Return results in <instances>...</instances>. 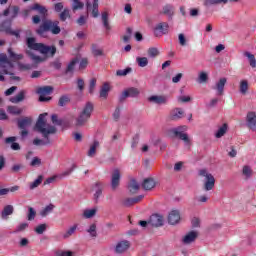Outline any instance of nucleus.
Listing matches in <instances>:
<instances>
[{"label": "nucleus", "mask_w": 256, "mask_h": 256, "mask_svg": "<svg viewBox=\"0 0 256 256\" xmlns=\"http://www.w3.org/2000/svg\"><path fill=\"white\" fill-rule=\"evenodd\" d=\"M148 223L151 225V227H163V216L159 214H153L150 216Z\"/></svg>", "instance_id": "nucleus-16"}, {"label": "nucleus", "mask_w": 256, "mask_h": 256, "mask_svg": "<svg viewBox=\"0 0 256 256\" xmlns=\"http://www.w3.org/2000/svg\"><path fill=\"white\" fill-rule=\"evenodd\" d=\"M183 117H185V111H183L182 108H174L169 114L170 121H179V119H183Z\"/></svg>", "instance_id": "nucleus-14"}, {"label": "nucleus", "mask_w": 256, "mask_h": 256, "mask_svg": "<svg viewBox=\"0 0 256 256\" xmlns=\"http://www.w3.org/2000/svg\"><path fill=\"white\" fill-rule=\"evenodd\" d=\"M13 211H15V208L13 207V205H6L1 212V218L7 219L9 215H13Z\"/></svg>", "instance_id": "nucleus-24"}, {"label": "nucleus", "mask_w": 256, "mask_h": 256, "mask_svg": "<svg viewBox=\"0 0 256 256\" xmlns=\"http://www.w3.org/2000/svg\"><path fill=\"white\" fill-rule=\"evenodd\" d=\"M69 101H71V99H69V96H67V95L61 96L58 101V105H59V107H65V105H67V103H69Z\"/></svg>", "instance_id": "nucleus-51"}, {"label": "nucleus", "mask_w": 256, "mask_h": 256, "mask_svg": "<svg viewBox=\"0 0 256 256\" xmlns=\"http://www.w3.org/2000/svg\"><path fill=\"white\" fill-rule=\"evenodd\" d=\"M72 1H73L72 11H79L83 9V7H85V4L79 0H72Z\"/></svg>", "instance_id": "nucleus-41"}, {"label": "nucleus", "mask_w": 256, "mask_h": 256, "mask_svg": "<svg viewBox=\"0 0 256 256\" xmlns=\"http://www.w3.org/2000/svg\"><path fill=\"white\" fill-rule=\"evenodd\" d=\"M129 73H131V68L116 71V75L118 77H125V75H129Z\"/></svg>", "instance_id": "nucleus-59"}, {"label": "nucleus", "mask_w": 256, "mask_h": 256, "mask_svg": "<svg viewBox=\"0 0 256 256\" xmlns=\"http://www.w3.org/2000/svg\"><path fill=\"white\" fill-rule=\"evenodd\" d=\"M77 224H74L71 226L64 234H63V239H69L71 235H73L77 231Z\"/></svg>", "instance_id": "nucleus-38"}, {"label": "nucleus", "mask_w": 256, "mask_h": 256, "mask_svg": "<svg viewBox=\"0 0 256 256\" xmlns=\"http://www.w3.org/2000/svg\"><path fill=\"white\" fill-rule=\"evenodd\" d=\"M181 221V213L179 210H172L168 215V223L170 225H177Z\"/></svg>", "instance_id": "nucleus-17"}, {"label": "nucleus", "mask_w": 256, "mask_h": 256, "mask_svg": "<svg viewBox=\"0 0 256 256\" xmlns=\"http://www.w3.org/2000/svg\"><path fill=\"white\" fill-rule=\"evenodd\" d=\"M52 33V35H59L61 33V27L59 26V21L45 19L42 21V24L36 29L37 35L40 37H45V33L49 32Z\"/></svg>", "instance_id": "nucleus-2"}, {"label": "nucleus", "mask_w": 256, "mask_h": 256, "mask_svg": "<svg viewBox=\"0 0 256 256\" xmlns=\"http://www.w3.org/2000/svg\"><path fill=\"white\" fill-rule=\"evenodd\" d=\"M56 256H73L72 251H60L56 252Z\"/></svg>", "instance_id": "nucleus-64"}, {"label": "nucleus", "mask_w": 256, "mask_h": 256, "mask_svg": "<svg viewBox=\"0 0 256 256\" xmlns=\"http://www.w3.org/2000/svg\"><path fill=\"white\" fill-rule=\"evenodd\" d=\"M95 107L93 103L87 102L84 107L78 113V116L75 119V126L76 127H85L86 123H89L91 119V115H93Z\"/></svg>", "instance_id": "nucleus-3"}, {"label": "nucleus", "mask_w": 256, "mask_h": 256, "mask_svg": "<svg viewBox=\"0 0 256 256\" xmlns=\"http://www.w3.org/2000/svg\"><path fill=\"white\" fill-rule=\"evenodd\" d=\"M244 55H245V57L248 58L250 67H252V69H255V67H256L255 55L251 54L250 52H245Z\"/></svg>", "instance_id": "nucleus-40"}, {"label": "nucleus", "mask_w": 256, "mask_h": 256, "mask_svg": "<svg viewBox=\"0 0 256 256\" xmlns=\"http://www.w3.org/2000/svg\"><path fill=\"white\" fill-rule=\"evenodd\" d=\"M119 183H121V171L119 169H114L112 173V178H111V188L113 191L119 187Z\"/></svg>", "instance_id": "nucleus-13"}, {"label": "nucleus", "mask_w": 256, "mask_h": 256, "mask_svg": "<svg viewBox=\"0 0 256 256\" xmlns=\"http://www.w3.org/2000/svg\"><path fill=\"white\" fill-rule=\"evenodd\" d=\"M30 165L31 167H39V165H41V159L39 157H34Z\"/></svg>", "instance_id": "nucleus-63"}, {"label": "nucleus", "mask_w": 256, "mask_h": 256, "mask_svg": "<svg viewBox=\"0 0 256 256\" xmlns=\"http://www.w3.org/2000/svg\"><path fill=\"white\" fill-rule=\"evenodd\" d=\"M7 112L10 113V115H21L23 113V109L17 106H8Z\"/></svg>", "instance_id": "nucleus-34"}, {"label": "nucleus", "mask_w": 256, "mask_h": 256, "mask_svg": "<svg viewBox=\"0 0 256 256\" xmlns=\"http://www.w3.org/2000/svg\"><path fill=\"white\" fill-rule=\"evenodd\" d=\"M178 41H179V45H181V47L187 46V38H185V34H183V33L179 34Z\"/></svg>", "instance_id": "nucleus-60"}, {"label": "nucleus", "mask_w": 256, "mask_h": 256, "mask_svg": "<svg viewBox=\"0 0 256 256\" xmlns=\"http://www.w3.org/2000/svg\"><path fill=\"white\" fill-rule=\"evenodd\" d=\"M221 3H224V5H225V4L229 3V0H206L204 2V5L206 7H211V5H219Z\"/></svg>", "instance_id": "nucleus-36"}, {"label": "nucleus", "mask_w": 256, "mask_h": 256, "mask_svg": "<svg viewBox=\"0 0 256 256\" xmlns=\"http://www.w3.org/2000/svg\"><path fill=\"white\" fill-rule=\"evenodd\" d=\"M157 185V182L153 178H145L142 182V189L144 191H152V189H155Z\"/></svg>", "instance_id": "nucleus-21"}, {"label": "nucleus", "mask_w": 256, "mask_h": 256, "mask_svg": "<svg viewBox=\"0 0 256 256\" xmlns=\"http://www.w3.org/2000/svg\"><path fill=\"white\" fill-rule=\"evenodd\" d=\"M47 231V224H40L35 228V232L38 235H43Z\"/></svg>", "instance_id": "nucleus-54"}, {"label": "nucleus", "mask_w": 256, "mask_h": 256, "mask_svg": "<svg viewBox=\"0 0 256 256\" xmlns=\"http://www.w3.org/2000/svg\"><path fill=\"white\" fill-rule=\"evenodd\" d=\"M60 21H67V19H71V14L69 8H65L59 15Z\"/></svg>", "instance_id": "nucleus-43"}, {"label": "nucleus", "mask_w": 256, "mask_h": 256, "mask_svg": "<svg viewBox=\"0 0 256 256\" xmlns=\"http://www.w3.org/2000/svg\"><path fill=\"white\" fill-rule=\"evenodd\" d=\"M247 91H249V82L247 80L240 81V93L242 95H247Z\"/></svg>", "instance_id": "nucleus-35"}, {"label": "nucleus", "mask_w": 256, "mask_h": 256, "mask_svg": "<svg viewBox=\"0 0 256 256\" xmlns=\"http://www.w3.org/2000/svg\"><path fill=\"white\" fill-rule=\"evenodd\" d=\"M36 215H37V212L35 211V209H33V207H29L28 208V216H27L28 221H33V219H35Z\"/></svg>", "instance_id": "nucleus-57"}, {"label": "nucleus", "mask_w": 256, "mask_h": 256, "mask_svg": "<svg viewBox=\"0 0 256 256\" xmlns=\"http://www.w3.org/2000/svg\"><path fill=\"white\" fill-rule=\"evenodd\" d=\"M87 11H91L92 17L97 19L99 17V0H93L92 4L90 2L86 3Z\"/></svg>", "instance_id": "nucleus-12"}, {"label": "nucleus", "mask_w": 256, "mask_h": 256, "mask_svg": "<svg viewBox=\"0 0 256 256\" xmlns=\"http://www.w3.org/2000/svg\"><path fill=\"white\" fill-rule=\"evenodd\" d=\"M92 53H93L94 57L103 56V51L101 49H98L96 44L92 45Z\"/></svg>", "instance_id": "nucleus-56"}, {"label": "nucleus", "mask_w": 256, "mask_h": 256, "mask_svg": "<svg viewBox=\"0 0 256 256\" xmlns=\"http://www.w3.org/2000/svg\"><path fill=\"white\" fill-rule=\"evenodd\" d=\"M21 169H25V166L23 164H14L10 171L11 173H19V171H21Z\"/></svg>", "instance_id": "nucleus-58"}, {"label": "nucleus", "mask_w": 256, "mask_h": 256, "mask_svg": "<svg viewBox=\"0 0 256 256\" xmlns=\"http://www.w3.org/2000/svg\"><path fill=\"white\" fill-rule=\"evenodd\" d=\"M45 117H47V113L40 114L34 127L35 131L45 138V141L35 138L33 140V145H50L51 139H49V135H55V133H57L56 127L48 124Z\"/></svg>", "instance_id": "nucleus-1"}, {"label": "nucleus", "mask_w": 256, "mask_h": 256, "mask_svg": "<svg viewBox=\"0 0 256 256\" xmlns=\"http://www.w3.org/2000/svg\"><path fill=\"white\" fill-rule=\"evenodd\" d=\"M101 19L106 31H111V25H109V13L102 12Z\"/></svg>", "instance_id": "nucleus-30"}, {"label": "nucleus", "mask_w": 256, "mask_h": 256, "mask_svg": "<svg viewBox=\"0 0 256 256\" xmlns=\"http://www.w3.org/2000/svg\"><path fill=\"white\" fill-rule=\"evenodd\" d=\"M162 13H163V15H167V17H169V19H172L173 15H175V10L173 9V6L166 5L163 7Z\"/></svg>", "instance_id": "nucleus-31"}, {"label": "nucleus", "mask_w": 256, "mask_h": 256, "mask_svg": "<svg viewBox=\"0 0 256 256\" xmlns=\"http://www.w3.org/2000/svg\"><path fill=\"white\" fill-rule=\"evenodd\" d=\"M128 188L130 193H137V190L139 189V183L137 180L131 179Z\"/></svg>", "instance_id": "nucleus-33"}, {"label": "nucleus", "mask_w": 256, "mask_h": 256, "mask_svg": "<svg viewBox=\"0 0 256 256\" xmlns=\"http://www.w3.org/2000/svg\"><path fill=\"white\" fill-rule=\"evenodd\" d=\"M200 177H205L206 181L204 183L205 191H211L215 187V177L211 173H207L206 169L199 171Z\"/></svg>", "instance_id": "nucleus-7"}, {"label": "nucleus", "mask_w": 256, "mask_h": 256, "mask_svg": "<svg viewBox=\"0 0 256 256\" xmlns=\"http://www.w3.org/2000/svg\"><path fill=\"white\" fill-rule=\"evenodd\" d=\"M77 63H79V59L77 58L72 59L67 66L66 73H71V71L75 69V65H77Z\"/></svg>", "instance_id": "nucleus-49"}, {"label": "nucleus", "mask_w": 256, "mask_h": 256, "mask_svg": "<svg viewBox=\"0 0 256 256\" xmlns=\"http://www.w3.org/2000/svg\"><path fill=\"white\" fill-rule=\"evenodd\" d=\"M0 31L2 33H6V35H12L13 37H16L19 39L21 37L19 30H12L11 29V21L6 20L0 24Z\"/></svg>", "instance_id": "nucleus-8"}, {"label": "nucleus", "mask_w": 256, "mask_h": 256, "mask_svg": "<svg viewBox=\"0 0 256 256\" xmlns=\"http://www.w3.org/2000/svg\"><path fill=\"white\" fill-rule=\"evenodd\" d=\"M30 11H38L41 15H47V8L45 6L40 5L39 3H35L30 7Z\"/></svg>", "instance_id": "nucleus-26"}, {"label": "nucleus", "mask_w": 256, "mask_h": 256, "mask_svg": "<svg viewBox=\"0 0 256 256\" xmlns=\"http://www.w3.org/2000/svg\"><path fill=\"white\" fill-rule=\"evenodd\" d=\"M129 247H131V243L128 240H122L116 244L114 251L117 255H121L128 251Z\"/></svg>", "instance_id": "nucleus-11"}, {"label": "nucleus", "mask_w": 256, "mask_h": 256, "mask_svg": "<svg viewBox=\"0 0 256 256\" xmlns=\"http://www.w3.org/2000/svg\"><path fill=\"white\" fill-rule=\"evenodd\" d=\"M246 123H247L248 129H251V131H256V114H255V112L247 113Z\"/></svg>", "instance_id": "nucleus-15"}, {"label": "nucleus", "mask_w": 256, "mask_h": 256, "mask_svg": "<svg viewBox=\"0 0 256 256\" xmlns=\"http://www.w3.org/2000/svg\"><path fill=\"white\" fill-rule=\"evenodd\" d=\"M133 36V29L127 28L126 29V35L122 37L123 43H129L131 41V37Z\"/></svg>", "instance_id": "nucleus-47"}, {"label": "nucleus", "mask_w": 256, "mask_h": 256, "mask_svg": "<svg viewBox=\"0 0 256 256\" xmlns=\"http://www.w3.org/2000/svg\"><path fill=\"white\" fill-rule=\"evenodd\" d=\"M225 85H227V78H220L212 89L217 91V95H223V93H225Z\"/></svg>", "instance_id": "nucleus-19"}, {"label": "nucleus", "mask_w": 256, "mask_h": 256, "mask_svg": "<svg viewBox=\"0 0 256 256\" xmlns=\"http://www.w3.org/2000/svg\"><path fill=\"white\" fill-rule=\"evenodd\" d=\"M30 11H38L41 15H47V8L45 6L40 5L39 3H35L30 7Z\"/></svg>", "instance_id": "nucleus-27"}, {"label": "nucleus", "mask_w": 256, "mask_h": 256, "mask_svg": "<svg viewBox=\"0 0 256 256\" xmlns=\"http://www.w3.org/2000/svg\"><path fill=\"white\" fill-rule=\"evenodd\" d=\"M183 131H187V126H179L178 128L170 129V135L173 137H178L181 141L185 143V145H191V139L187 133H183Z\"/></svg>", "instance_id": "nucleus-5"}, {"label": "nucleus", "mask_w": 256, "mask_h": 256, "mask_svg": "<svg viewBox=\"0 0 256 256\" xmlns=\"http://www.w3.org/2000/svg\"><path fill=\"white\" fill-rule=\"evenodd\" d=\"M36 93H38L39 101L41 103H45L47 101H51V97H47L45 95H51L53 93V87L51 86H43L37 89Z\"/></svg>", "instance_id": "nucleus-9"}, {"label": "nucleus", "mask_w": 256, "mask_h": 256, "mask_svg": "<svg viewBox=\"0 0 256 256\" xmlns=\"http://www.w3.org/2000/svg\"><path fill=\"white\" fill-rule=\"evenodd\" d=\"M103 188L104 185L101 182H96L93 186V191H95L94 193V199L97 201L99 199V197H101V195H103Z\"/></svg>", "instance_id": "nucleus-23"}, {"label": "nucleus", "mask_w": 256, "mask_h": 256, "mask_svg": "<svg viewBox=\"0 0 256 256\" xmlns=\"http://www.w3.org/2000/svg\"><path fill=\"white\" fill-rule=\"evenodd\" d=\"M147 53H148V57L155 59V57H158V55H159V50L155 47H152V48L148 49Z\"/></svg>", "instance_id": "nucleus-52"}, {"label": "nucleus", "mask_w": 256, "mask_h": 256, "mask_svg": "<svg viewBox=\"0 0 256 256\" xmlns=\"http://www.w3.org/2000/svg\"><path fill=\"white\" fill-rule=\"evenodd\" d=\"M95 215H97V208L86 209L83 212V217H85V219H93Z\"/></svg>", "instance_id": "nucleus-32"}, {"label": "nucleus", "mask_w": 256, "mask_h": 256, "mask_svg": "<svg viewBox=\"0 0 256 256\" xmlns=\"http://www.w3.org/2000/svg\"><path fill=\"white\" fill-rule=\"evenodd\" d=\"M32 123H33L32 117H23L17 120L18 129L21 130L20 136L22 138H25L27 137V135H29V130H27V127H31Z\"/></svg>", "instance_id": "nucleus-6"}, {"label": "nucleus", "mask_w": 256, "mask_h": 256, "mask_svg": "<svg viewBox=\"0 0 256 256\" xmlns=\"http://www.w3.org/2000/svg\"><path fill=\"white\" fill-rule=\"evenodd\" d=\"M143 195L136 196L134 198H126L122 201V205L124 207H132V205H135L137 203H140V201H143Z\"/></svg>", "instance_id": "nucleus-20"}, {"label": "nucleus", "mask_w": 256, "mask_h": 256, "mask_svg": "<svg viewBox=\"0 0 256 256\" xmlns=\"http://www.w3.org/2000/svg\"><path fill=\"white\" fill-rule=\"evenodd\" d=\"M109 91H111V87L109 86V83H104L100 89L101 99H107V97H109Z\"/></svg>", "instance_id": "nucleus-25"}, {"label": "nucleus", "mask_w": 256, "mask_h": 256, "mask_svg": "<svg viewBox=\"0 0 256 256\" xmlns=\"http://www.w3.org/2000/svg\"><path fill=\"white\" fill-rule=\"evenodd\" d=\"M199 237V233L197 231H190L183 237L184 245H191L194 241Z\"/></svg>", "instance_id": "nucleus-18"}, {"label": "nucleus", "mask_w": 256, "mask_h": 256, "mask_svg": "<svg viewBox=\"0 0 256 256\" xmlns=\"http://www.w3.org/2000/svg\"><path fill=\"white\" fill-rule=\"evenodd\" d=\"M169 33V24L167 22L158 23L154 28L155 37H161V35H167Z\"/></svg>", "instance_id": "nucleus-10"}, {"label": "nucleus", "mask_w": 256, "mask_h": 256, "mask_svg": "<svg viewBox=\"0 0 256 256\" xmlns=\"http://www.w3.org/2000/svg\"><path fill=\"white\" fill-rule=\"evenodd\" d=\"M136 62L138 63L139 67H147V65H149V60L147 57H137Z\"/></svg>", "instance_id": "nucleus-48"}, {"label": "nucleus", "mask_w": 256, "mask_h": 256, "mask_svg": "<svg viewBox=\"0 0 256 256\" xmlns=\"http://www.w3.org/2000/svg\"><path fill=\"white\" fill-rule=\"evenodd\" d=\"M207 81H209V75H207L206 72H200L197 79V83L203 84L207 83Z\"/></svg>", "instance_id": "nucleus-45"}, {"label": "nucleus", "mask_w": 256, "mask_h": 256, "mask_svg": "<svg viewBox=\"0 0 256 256\" xmlns=\"http://www.w3.org/2000/svg\"><path fill=\"white\" fill-rule=\"evenodd\" d=\"M87 233H89L91 237H97V225L91 224Z\"/></svg>", "instance_id": "nucleus-55"}, {"label": "nucleus", "mask_w": 256, "mask_h": 256, "mask_svg": "<svg viewBox=\"0 0 256 256\" xmlns=\"http://www.w3.org/2000/svg\"><path fill=\"white\" fill-rule=\"evenodd\" d=\"M125 91L128 94V97H139V89L135 87L128 88Z\"/></svg>", "instance_id": "nucleus-44"}, {"label": "nucleus", "mask_w": 256, "mask_h": 256, "mask_svg": "<svg viewBox=\"0 0 256 256\" xmlns=\"http://www.w3.org/2000/svg\"><path fill=\"white\" fill-rule=\"evenodd\" d=\"M242 174L244 175V177H246V179H249V177L253 175V170H251V167L249 166H244L242 169Z\"/></svg>", "instance_id": "nucleus-53"}, {"label": "nucleus", "mask_w": 256, "mask_h": 256, "mask_svg": "<svg viewBox=\"0 0 256 256\" xmlns=\"http://www.w3.org/2000/svg\"><path fill=\"white\" fill-rule=\"evenodd\" d=\"M97 147H99V141H94L93 145L90 146L88 151V157H93L97 153Z\"/></svg>", "instance_id": "nucleus-46"}, {"label": "nucleus", "mask_w": 256, "mask_h": 256, "mask_svg": "<svg viewBox=\"0 0 256 256\" xmlns=\"http://www.w3.org/2000/svg\"><path fill=\"white\" fill-rule=\"evenodd\" d=\"M53 209H55V205L49 204L48 206H46L44 209L41 210L40 212L41 217H47V215H49V213H51Z\"/></svg>", "instance_id": "nucleus-37"}, {"label": "nucleus", "mask_w": 256, "mask_h": 256, "mask_svg": "<svg viewBox=\"0 0 256 256\" xmlns=\"http://www.w3.org/2000/svg\"><path fill=\"white\" fill-rule=\"evenodd\" d=\"M30 11H38L41 15H47V8L45 6L40 5L39 3H35L30 7Z\"/></svg>", "instance_id": "nucleus-28"}, {"label": "nucleus", "mask_w": 256, "mask_h": 256, "mask_svg": "<svg viewBox=\"0 0 256 256\" xmlns=\"http://www.w3.org/2000/svg\"><path fill=\"white\" fill-rule=\"evenodd\" d=\"M29 227V224L27 223H21L16 230L14 231V233H21V231H25L27 228Z\"/></svg>", "instance_id": "nucleus-62"}, {"label": "nucleus", "mask_w": 256, "mask_h": 256, "mask_svg": "<svg viewBox=\"0 0 256 256\" xmlns=\"http://www.w3.org/2000/svg\"><path fill=\"white\" fill-rule=\"evenodd\" d=\"M25 100V90H21L16 96L10 98L11 103H21V101Z\"/></svg>", "instance_id": "nucleus-29"}, {"label": "nucleus", "mask_w": 256, "mask_h": 256, "mask_svg": "<svg viewBox=\"0 0 256 256\" xmlns=\"http://www.w3.org/2000/svg\"><path fill=\"white\" fill-rule=\"evenodd\" d=\"M27 46L29 49H33V51H39L43 55H47V53H51L52 57L57 53V48L55 46H46L43 43H36L35 38L30 37L27 39Z\"/></svg>", "instance_id": "nucleus-4"}, {"label": "nucleus", "mask_w": 256, "mask_h": 256, "mask_svg": "<svg viewBox=\"0 0 256 256\" xmlns=\"http://www.w3.org/2000/svg\"><path fill=\"white\" fill-rule=\"evenodd\" d=\"M41 183H43V175H39L38 178L36 180H34L32 183H30V189H37V187L39 185H41Z\"/></svg>", "instance_id": "nucleus-42"}, {"label": "nucleus", "mask_w": 256, "mask_h": 256, "mask_svg": "<svg viewBox=\"0 0 256 256\" xmlns=\"http://www.w3.org/2000/svg\"><path fill=\"white\" fill-rule=\"evenodd\" d=\"M96 85H97V79L96 78H92L90 80V84H89V93L90 94L94 93Z\"/></svg>", "instance_id": "nucleus-61"}, {"label": "nucleus", "mask_w": 256, "mask_h": 256, "mask_svg": "<svg viewBox=\"0 0 256 256\" xmlns=\"http://www.w3.org/2000/svg\"><path fill=\"white\" fill-rule=\"evenodd\" d=\"M227 133V124H223L215 134L216 139H221Z\"/></svg>", "instance_id": "nucleus-39"}, {"label": "nucleus", "mask_w": 256, "mask_h": 256, "mask_svg": "<svg viewBox=\"0 0 256 256\" xmlns=\"http://www.w3.org/2000/svg\"><path fill=\"white\" fill-rule=\"evenodd\" d=\"M8 53L11 59H13V61H21V59H23V55L21 54H15V52H13V50L8 49Z\"/></svg>", "instance_id": "nucleus-50"}, {"label": "nucleus", "mask_w": 256, "mask_h": 256, "mask_svg": "<svg viewBox=\"0 0 256 256\" xmlns=\"http://www.w3.org/2000/svg\"><path fill=\"white\" fill-rule=\"evenodd\" d=\"M151 103H156L157 105H165L167 103V96H157L153 95L148 98Z\"/></svg>", "instance_id": "nucleus-22"}]
</instances>
